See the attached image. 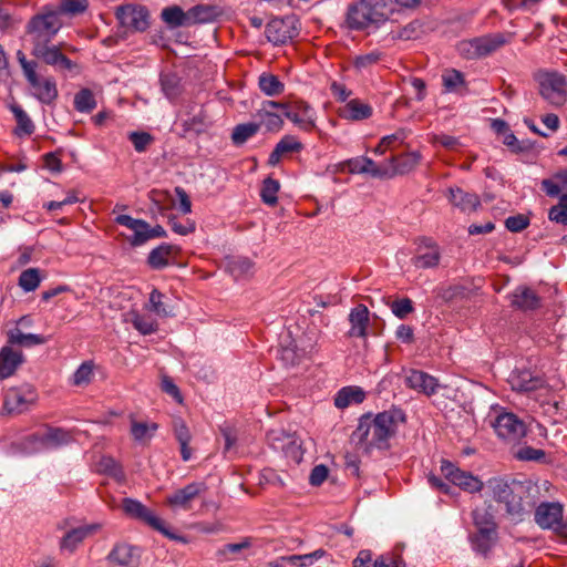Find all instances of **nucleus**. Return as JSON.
I'll use <instances>...</instances> for the list:
<instances>
[{
  "instance_id": "nucleus-57",
  "label": "nucleus",
  "mask_w": 567,
  "mask_h": 567,
  "mask_svg": "<svg viewBox=\"0 0 567 567\" xmlns=\"http://www.w3.org/2000/svg\"><path fill=\"white\" fill-rule=\"evenodd\" d=\"M163 298L164 295L159 290L153 289L150 293L148 309L159 317H167L171 315V311L167 310L165 303L163 302Z\"/></svg>"
},
{
  "instance_id": "nucleus-52",
  "label": "nucleus",
  "mask_w": 567,
  "mask_h": 567,
  "mask_svg": "<svg viewBox=\"0 0 567 567\" xmlns=\"http://www.w3.org/2000/svg\"><path fill=\"white\" fill-rule=\"evenodd\" d=\"M363 165L365 167V173L372 177L377 178H389L391 177V171H389V161L383 162L381 164H377L370 157L363 156Z\"/></svg>"
},
{
  "instance_id": "nucleus-48",
  "label": "nucleus",
  "mask_w": 567,
  "mask_h": 567,
  "mask_svg": "<svg viewBox=\"0 0 567 567\" xmlns=\"http://www.w3.org/2000/svg\"><path fill=\"white\" fill-rule=\"evenodd\" d=\"M179 78L174 73H166L161 75L162 91L165 96L173 100L181 93Z\"/></svg>"
},
{
  "instance_id": "nucleus-30",
  "label": "nucleus",
  "mask_w": 567,
  "mask_h": 567,
  "mask_svg": "<svg viewBox=\"0 0 567 567\" xmlns=\"http://www.w3.org/2000/svg\"><path fill=\"white\" fill-rule=\"evenodd\" d=\"M21 363L22 353L20 351L3 347L0 350V379L11 377Z\"/></svg>"
},
{
  "instance_id": "nucleus-46",
  "label": "nucleus",
  "mask_w": 567,
  "mask_h": 567,
  "mask_svg": "<svg viewBox=\"0 0 567 567\" xmlns=\"http://www.w3.org/2000/svg\"><path fill=\"white\" fill-rule=\"evenodd\" d=\"M259 128L260 124L254 122L238 124L233 131L231 140L236 145L244 144L247 140L256 135Z\"/></svg>"
},
{
  "instance_id": "nucleus-6",
  "label": "nucleus",
  "mask_w": 567,
  "mask_h": 567,
  "mask_svg": "<svg viewBox=\"0 0 567 567\" xmlns=\"http://www.w3.org/2000/svg\"><path fill=\"white\" fill-rule=\"evenodd\" d=\"M123 512L131 518L137 519L158 533L163 534L165 537L176 540L183 544H186L188 540L185 536L177 535L171 532L161 517H158L154 511L146 507L140 501L126 497L122 503Z\"/></svg>"
},
{
  "instance_id": "nucleus-56",
  "label": "nucleus",
  "mask_w": 567,
  "mask_h": 567,
  "mask_svg": "<svg viewBox=\"0 0 567 567\" xmlns=\"http://www.w3.org/2000/svg\"><path fill=\"white\" fill-rule=\"evenodd\" d=\"M382 59V53L378 50L371 51L365 54H361L354 58L353 60V66L358 71L367 70L371 68L372 65H375L379 63Z\"/></svg>"
},
{
  "instance_id": "nucleus-54",
  "label": "nucleus",
  "mask_w": 567,
  "mask_h": 567,
  "mask_svg": "<svg viewBox=\"0 0 567 567\" xmlns=\"http://www.w3.org/2000/svg\"><path fill=\"white\" fill-rule=\"evenodd\" d=\"M99 471L107 474L116 480H122L124 477L123 470L121 465L110 456H103L99 462Z\"/></svg>"
},
{
  "instance_id": "nucleus-45",
  "label": "nucleus",
  "mask_w": 567,
  "mask_h": 567,
  "mask_svg": "<svg viewBox=\"0 0 567 567\" xmlns=\"http://www.w3.org/2000/svg\"><path fill=\"white\" fill-rule=\"evenodd\" d=\"M42 280L41 271L38 268H28L19 276V286L25 292L34 291Z\"/></svg>"
},
{
  "instance_id": "nucleus-28",
  "label": "nucleus",
  "mask_w": 567,
  "mask_h": 567,
  "mask_svg": "<svg viewBox=\"0 0 567 567\" xmlns=\"http://www.w3.org/2000/svg\"><path fill=\"white\" fill-rule=\"evenodd\" d=\"M268 41L276 45L286 44L293 38V31L282 19H274L267 25L265 30Z\"/></svg>"
},
{
  "instance_id": "nucleus-63",
  "label": "nucleus",
  "mask_w": 567,
  "mask_h": 567,
  "mask_svg": "<svg viewBox=\"0 0 567 567\" xmlns=\"http://www.w3.org/2000/svg\"><path fill=\"white\" fill-rule=\"evenodd\" d=\"M408 136H409V131L405 128H400L396 132H394L393 134L383 136L381 138L382 145L385 147H389V150H393L396 146L403 144L404 141L408 138Z\"/></svg>"
},
{
  "instance_id": "nucleus-21",
  "label": "nucleus",
  "mask_w": 567,
  "mask_h": 567,
  "mask_svg": "<svg viewBox=\"0 0 567 567\" xmlns=\"http://www.w3.org/2000/svg\"><path fill=\"white\" fill-rule=\"evenodd\" d=\"M509 383L514 391L529 393L545 388L546 381L528 370L514 371L509 377Z\"/></svg>"
},
{
  "instance_id": "nucleus-60",
  "label": "nucleus",
  "mask_w": 567,
  "mask_h": 567,
  "mask_svg": "<svg viewBox=\"0 0 567 567\" xmlns=\"http://www.w3.org/2000/svg\"><path fill=\"white\" fill-rule=\"evenodd\" d=\"M157 427L158 426L156 423H152L151 425H148L147 423L144 422L133 421L131 426V433L135 441H142L146 437H151L153 435V432H155Z\"/></svg>"
},
{
  "instance_id": "nucleus-64",
  "label": "nucleus",
  "mask_w": 567,
  "mask_h": 567,
  "mask_svg": "<svg viewBox=\"0 0 567 567\" xmlns=\"http://www.w3.org/2000/svg\"><path fill=\"white\" fill-rule=\"evenodd\" d=\"M279 151L285 155L287 153L300 152L302 144L292 135L284 136L276 145Z\"/></svg>"
},
{
  "instance_id": "nucleus-8",
  "label": "nucleus",
  "mask_w": 567,
  "mask_h": 567,
  "mask_svg": "<svg viewBox=\"0 0 567 567\" xmlns=\"http://www.w3.org/2000/svg\"><path fill=\"white\" fill-rule=\"evenodd\" d=\"M207 489L205 482L188 483L166 495L165 505L173 512L193 511L195 503L205 496Z\"/></svg>"
},
{
  "instance_id": "nucleus-55",
  "label": "nucleus",
  "mask_w": 567,
  "mask_h": 567,
  "mask_svg": "<svg viewBox=\"0 0 567 567\" xmlns=\"http://www.w3.org/2000/svg\"><path fill=\"white\" fill-rule=\"evenodd\" d=\"M548 218L560 225H567V196H559L557 205L548 212Z\"/></svg>"
},
{
  "instance_id": "nucleus-24",
  "label": "nucleus",
  "mask_w": 567,
  "mask_h": 567,
  "mask_svg": "<svg viewBox=\"0 0 567 567\" xmlns=\"http://www.w3.org/2000/svg\"><path fill=\"white\" fill-rule=\"evenodd\" d=\"M369 309L367 306L360 303L351 309L349 313L350 330L349 337L365 338L367 329L370 322Z\"/></svg>"
},
{
  "instance_id": "nucleus-23",
  "label": "nucleus",
  "mask_w": 567,
  "mask_h": 567,
  "mask_svg": "<svg viewBox=\"0 0 567 567\" xmlns=\"http://www.w3.org/2000/svg\"><path fill=\"white\" fill-rule=\"evenodd\" d=\"M446 196L449 202L463 213L476 212L481 206V199L476 194L465 192L457 186L449 187Z\"/></svg>"
},
{
  "instance_id": "nucleus-22",
  "label": "nucleus",
  "mask_w": 567,
  "mask_h": 567,
  "mask_svg": "<svg viewBox=\"0 0 567 567\" xmlns=\"http://www.w3.org/2000/svg\"><path fill=\"white\" fill-rule=\"evenodd\" d=\"M514 492L505 502L506 513L514 519L522 520L528 512L529 502L525 501L527 494L523 483L514 481Z\"/></svg>"
},
{
  "instance_id": "nucleus-29",
  "label": "nucleus",
  "mask_w": 567,
  "mask_h": 567,
  "mask_svg": "<svg viewBox=\"0 0 567 567\" xmlns=\"http://www.w3.org/2000/svg\"><path fill=\"white\" fill-rule=\"evenodd\" d=\"M511 302L520 310H534L540 306L537 293L528 287H518L511 296Z\"/></svg>"
},
{
  "instance_id": "nucleus-31",
  "label": "nucleus",
  "mask_w": 567,
  "mask_h": 567,
  "mask_svg": "<svg viewBox=\"0 0 567 567\" xmlns=\"http://www.w3.org/2000/svg\"><path fill=\"white\" fill-rule=\"evenodd\" d=\"M176 247L166 243L161 244L147 257V264L152 269H163L169 265L171 259L176 252Z\"/></svg>"
},
{
  "instance_id": "nucleus-10",
  "label": "nucleus",
  "mask_w": 567,
  "mask_h": 567,
  "mask_svg": "<svg viewBox=\"0 0 567 567\" xmlns=\"http://www.w3.org/2000/svg\"><path fill=\"white\" fill-rule=\"evenodd\" d=\"M539 94L554 106H561L567 101V81L558 72H543L537 75Z\"/></svg>"
},
{
  "instance_id": "nucleus-5",
  "label": "nucleus",
  "mask_w": 567,
  "mask_h": 567,
  "mask_svg": "<svg viewBox=\"0 0 567 567\" xmlns=\"http://www.w3.org/2000/svg\"><path fill=\"white\" fill-rule=\"evenodd\" d=\"M18 62L32 89V95L42 104H52L59 95L53 78H40L37 73L38 62L30 61L22 51L17 52Z\"/></svg>"
},
{
  "instance_id": "nucleus-9",
  "label": "nucleus",
  "mask_w": 567,
  "mask_h": 567,
  "mask_svg": "<svg viewBox=\"0 0 567 567\" xmlns=\"http://www.w3.org/2000/svg\"><path fill=\"white\" fill-rule=\"evenodd\" d=\"M504 44V35L494 33L460 41L456 48L463 58L473 60L489 55Z\"/></svg>"
},
{
  "instance_id": "nucleus-49",
  "label": "nucleus",
  "mask_w": 567,
  "mask_h": 567,
  "mask_svg": "<svg viewBox=\"0 0 567 567\" xmlns=\"http://www.w3.org/2000/svg\"><path fill=\"white\" fill-rule=\"evenodd\" d=\"M443 86L447 92H456L465 85V79L462 72L451 69L442 74Z\"/></svg>"
},
{
  "instance_id": "nucleus-32",
  "label": "nucleus",
  "mask_w": 567,
  "mask_h": 567,
  "mask_svg": "<svg viewBox=\"0 0 567 567\" xmlns=\"http://www.w3.org/2000/svg\"><path fill=\"white\" fill-rule=\"evenodd\" d=\"M173 431L175 439L178 441L181 446L182 460L185 462L189 461L192 457V449L189 447L192 435L185 421L181 417L174 419Z\"/></svg>"
},
{
  "instance_id": "nucleus-58",
  "label": "nucleus",
  "mask_w": 567,
  "mask_h": 567,
  "mask_svg": "<svg viewBox=\"0 0 567 567\" xmlns=\"http://www.w3.org/2000/svg\"><path fill=\"white\" fill-rule=\"evenodd\" d=\"M268 105L264 104V112L261 113V124L270 132H278L284 126V120L280 115L267 110Z\"/></svg>"
},
{
  "instance_id": "nucleus-34",
  "label": "nucleus",
  "mask_w": 567,
  "mask_h": 567,
  "mask_svg": "<svg viewBox=\"0 0 567 567\" xmlns=\"http://www.w3.org/2000/svg\"><path fill=\"white\" fill-rule=\"evenodd\" d=\"M13 447L22 454H32L45 450L43 433L27 434L16 442Z\"/></svg>"
},
{
  "instance_id": "nucleus-12",
  "label": "nucleus",
  "mask_w": 567,
  "mask_h": 567,
  "mask_svg": "<svg viewBox=\"0 0 567 567\" xmlns=\"http://www.w3.org/2000/svg\"><path fill=\"white\" fill-rule=\"evenodd\" d=\"M497 436L509 444H518L526 435V425L514 413H501L492 423Z\"/></svg>"
},
{
  "instance_id": "nucleus-2",
  "label": "nucleus",
  "mask_w": 567,
  "mask_h": 567,
  "mask_svg": "<svg viewBox=\"0 0 567 567\" xmlns=\"http://www.w3.org/2000/svg\"><path fill=\"white\" fill-rule=\"evenodd\" d=\"M392 0H359L348 7L344 23L349 30L370 34L392 16Z\"/></svg>"
},
{
  "instance_id": "nucleus-15",
  "label": "nucleus",
  "mask_w": 567,
  "mask_h": 567,
  "mask_svg": "<svg viewBox=\"0 0 567 567\" xmlns=\"http://www.w3.org/2000/svg\"><path fill=\"white\" fill-rule=\"evenodd\" d=\"M120 24L134 32H143L148 28V11L141 6L125 4L116 9Z\"/></svg>"
},
{
  "instance_id": "nucleus-43",
  "label": "nucleus",
  "mask_w": 567,
  "mask_h": 567,
  "mask_svg": "<svg viewBox=\"0 0 567 567\" xmlns=\"http://www.w3.org/2000/svg\"><path fill=\"white\" fill-rule=\"evenodd\" d=\"M9 342L11 344L31 347L45 343L47 338L41 334L23 333L21 330L14 329L9 333Z\"/></svg>"
},
{
  "instance_id": "nucleus-41",
  "label": "nucleus",
  "mask_w": 567,
  "mask_h": 567,
  "mask_svg": "<svg viewBox=\"0 0 567 567\" xmlns=\"http://www.w3.org/2000/svg\"><path fill=\"white\" fill-rule=\"evenodd\" d=\"M324 556H327V551L319 548L305 555H289L286 559L290 567H311Z\"/></svg>"
},
{
  "instance_id": "nucleus-38",
  "label": "nucleus",
  "mask_w": 567,
  "mask_h": 567,
  "mask_svg": "<svg viewBox=\"0 0 567 567\" xmlns=\"http://www.w3.org/2000/svg\"><path fill=\"white\" fill-rule=\"evenodd\" d=\"M96 105L97 102L95 95L90 89L84 87L75 93L73 100L75 111L89 114L96 107Z\"/></svg>"
},
{
  "instance_id": "nucleus-27",
  "label": "nucleus",
  "mask_w": 567,
  "mask_h": 567,
  "mask_svg": "<svg viewBox=\"0 0 567 567\" xmlns=\"http://www.w3.org/2000/svg\"><path fill=\"white\" fill-rule=\"evenodd\" d=\"M439 247L432 241L420 247L417 254L412 258V264L419 269H427L436 267L440 262Z\"/></svg>"
},
{
  "instance_id": "nucleus-11",
  "label": "nucleus",
  "mask_w": 567,
  "mask_h": 567,
  "mask_svg": "<svg viewBox=\"0 0 567 567\" xmlns=\"http://www.w3.org/2000/svg\"><path fill=\"white\" fill-rule=\"evenodd\" d=\"M115 223L134 231L133 236L130 238V243L135 247L142 246L152 238H161L166 235V231L162 226L157 225L155 227H151L145 220L135 219L130 215L116 216Z\"/></svg>"
},
{
  "instance_id": "nucleus-20",
  "label": "nucleus",
  "mask_w": 567,
  "mask_h": 567,
  "mask_svg": "<svg viewBox=\"0 0 567 567\" xmlns=\"http://www.w3.org/2000/svg\"><path fill=\"white\" fill-rule=\"evenodd\" d=\"M99 528L100 526L96 524L70 528L60 540V549L70 554L74 553L83 540L96 533Z\"/></svg>"
},
{
  "instance_id": "nucleus-16",
  "label": "nucleus",
  "mask_w": 567,
  "mask_h": 567,
  "mask_svg": "<svg viewBox=\"0 0 567 567\" xmlns=\"http://www.w3.org/2000/svg\"><path fill=\"white\" fill-rule=\"evenodd\" d=\"M31 54L59 71H71L75 66V64L62 53L60 47L55 44L43 43L33 45Z\"/></svg>"
},
{
  "instance_id": "nucleus-13",
  "label": "nucleus",
  "mask_w": 567,
  "mask_h": 567,
  "mask_svg": "<svg viewBox=\"0 0 567 567\" xmlns=\"http://www.w3.org/2000/svg\"><path fill=\"white\" fill-rule=\"evenodd\" d=\"M37 401V392L32 385L25 384L7 390L3 400V409L8 413H22L30 409Z\"/></svg>"
},
{
  "instance_id": "nucleus-53",
  "label": "nucleus",
  "mask_w": 567,
  "mask_h": 567,
  "mask_svg": "<svg viewBox=\"0 0 567 567\" xmlns=\"http://www.w3.org/2000/svg\"><path fill=\"white\" fill-rule=\"evenodd\" d=\"M93 368L94 364L92 361L83 362L73 373L72 383L76 386L89 384L93 377Z\"/></svg>"
},
{
  "instance_id": "nucleus-39",
  "label": "nucleus",
  "mask_w": 567,
  "mask_h": 567,
  "mask_svg": "<svg viewBox=\"0 0 567 567\" xmlns=\"http://www.w3.org/2000/svg\"><path fill=\"white\" fill-rule=\"evenodd\" d=\"M162 19L171 28L188 27L187 11H183L178 6L163 9Z\"/></svg>"
},
{
  "instance_id": "nucleus-36",
  "label": "nucleus",
  "mask_w": 567,
  "mask_h": 567,
  "mask_svg": "<svg viewBox=\"0 0 567 567\" xmlns=\"http://www.w3.org/2000/svg\"><path fill=\"white\" fill-rule=\"evenodd\" d=\"M45 450L56 449L72 442L73 436L69 431L60 427H48L43 432Z\"/></svg>"
},
{
  "instance_id": "nucleus-62",
  "label": "nucleus",
  "mask_w": 567,
  "mask_h": 567,
  "mask_svg": "<svg viewBox=\"0 0 567 567\" xmlns=\"http://www.w3.org/2000/svg\"><path fill=\"white\" fill-rule=\"evenodd\" d=\"M134 148L138 153H143L153 142V136L147 132H132L128 135Z\"/></svg>"
},
{
  "instance_id": "nucleus-33",
  "label": "nucleus",
  "mask_w": 567,
  "mask_h": 567,
  "mask_svg": "<svg viewBox=\"0 0 567 567\" xmlns=\"http://www.w3.org/2000/svg\"><path fill=\"white\" fill-rule=\"evenodd\" d=\"M365 399L364 391L359 386H344L334 395V405L346 409L352 403H361Z\"/></svg>"
},
{
  "instance_id": "nucleus-61",
  "label": "nucleus",
  "mask_w": 567,
  "mask_h": 567,
  "mask_svg": "<svg viewBox=\"0 0 567 567\" xmlns=\"http://www.w3.org/2000/svg\"><path fill=\"white\" fill-rule=\"evenodd\" d=\"M373 567H405V561L394 553H386L374 559Z\"/></svg>"
},
{
  "instance_id": "nucleus-4",
  "label": "nucleus",
  "mask_w": 567,
  "mask_h": 567,
  "mask_svg": "<svg viewBox=\"0 0 567 567\" xmlns=\"http://www.w3.org/2000/svg\"><path fill=\"white\" fill-rule=\"evenodd\" d=\"M61 28L62 21L59 11L54 10L53 7L45 6L28 22L27 34L32 47L51 43Z\"/></svg>"
},
{
  "instance_id": "nucleus-26",
  "label": "nucleus",
  "mask_w": 567,
  "mask_h": 567,
  "mask_svg": "<svg viewBox=\"0 0 567 567\" xmlns=\"http://www.w3.org/2000/svg\"><path fill=\"white\" fill-rule=\"evenodd\" d=\"M421 161V154L419 152H409L398 156H393L389 159V171H391V177L394 175H403L413 171Z\"/></svg>"
},
{
  "instance_id": "nucleus-7",
  "label": "nucleus",
  "mask_w": 567,
  "mask_h": 567,
  "mask_svg": "<svg viewBox=\"0 0 567 567\" xmlns=\"http://www.w3.org/2000/svg\"><path fill=\"white\" fill-rule=\"evenodd\" d=\"M265 105L281 110L284 115L301 131L311 132L316 128L317 113L306 101L296 100L288 103L266 101Z\"/></svg>"
},
{
  "instance_id": "nucleus-19",
  "label": "nucleus",
  "mask_w": 567,
  "mask_h": 567,
  "mask_svg": "<svg viewBox=\"0 0 567 567\" xmlns=\"http://www.w3.org/2000/svg\"><path fill=\"white\" fill-rule=\"evenodd\" d=\"M107 561L118 567H138L141 550L126 543L116 544L106 557Z\"/></svg>"
},
{
  "instance_id": "nucleus-44",
  "label": "nucleus",
  "mask_w": 567,
  "mask_h": 567,
  "mask_svg": "<svg viewBox=\"0 0 567 567\" xmlns=\"http://www.w3.org/2000/svg\"><path fill=\"white\" fill-rule=\"evenodd\" d=\"M188 27L196 23H206L215 18V9L209 6L198 4L187 11Z\"/></svg>"
},
{
  "instance_id": "nucleus-42",
  "label": "nucleus",
  "mask_w": 567,
  "mask_h": 567,
  "mask_svg": "<svg viewBox=\"0 0 567 567\" xmlns=\"http://www.w3.org/2000/svg\"><path fill=\"white\" fill-rule=\"evenodd\" d=\"M488 487L492 491L493 498L498 503H504L514 492V481L508 484L503 478H491Z\"/></svg>"
},
{
  "instance_id": "nucleus-14",
  "label": "nucleus",
  "mask_w": 567,
  "mask_h": 567,
  "mask_svg": "<svg viewBox=\"0 0 567 567\" xmlns=\"http://www.w3.org/2000/svg\"><path fill=\"white\" fill-rule=\"evenodd\" d=\"M441 472L447 481L465 492L477 493L481 492L484 486L483 482L477 476L460 470L450 461H442Z\"/></svg>"
},
{
  "instance_id": "nucleus-50",
  "label": "nucleus",
  "mask_w": 567,
  "mask_h": 567,
  "mask_svg": "<svg viewBox=\"0 0 567 567\" xmlns=\"http://www.w3.org/2000/svg\"><path fill=\"white\" fill-rule=\"evenodd\" d=\"M280 185L277 179L271 177L266 178L260 190L262 202L267 205L274 206L278 200L277 194Z\"/></svg>"
},
{
  "instance_id": "nucleus-35",
  "label": "nucleus",
  "mask_w": 567,
  "mask_h": 567,
  "mask_svg": "<svg viewBox=\"0 0 567 567\" xmlns=\"http://www.w3.org/2000/svg\"><path fill=\"white\" fill-rule=\"evenodd\" d=\"M10 111L13 113L17 121L14 133L17 136H30L34 133L35 126L27 112L18 104L10 105Z\"/></svg>"
},
{
  "instance_id": "nucleus-40",
  "label": "nucleus",
  "mask_w": 567,
  "mask_h": 567,
  "mask_svg": "<svg viewBox=\"0 0 567 567\" xmlns=\"http://www.w3.org/2000/svg\"><path fill=\"white\" fill-rule=\"evenodd\" d=\"M128 322L142 334L147 336L157 331L158 324L151 317L140 315L138 312L128 313Z\"/></svg>"
},
{
  "instance_id": "nucleus-3",
  "label": "nucleus",
  "mask_w": 567,
  "mask_h": 567,
  "mask_svg": "<svg viewBox=\"0 0 567 567\" xmlns=\"http://www.w3.org/2000/svg\"><path fill=\"white\" fill-rule=\"evenodd\" d=\"M473 524L475 530L468 534L471 548L486 557L498 540L497 524L491 514L477 509L473 512Z\"/></svg>"
},
{
  "instance_id": "nucleus-17",
  "label": "nucleus",
  "mask_w": 567,
  "mask_h": 567,
  "mask_svg": "<svg viewBox=\"0 0 567 567\" xmlns=\"http://www.w3.org/2000/svg\"><path fill=\"white\" fill-rule=\"evenodd\" d=\"M564 508L557 502L540 503L535 509V522L543 529L559 532L564 529Z\"/></svg>"
},
{
  "instance_id": "nucleus-18",
  "label": "nucleus",
  "mask_w": 567,
  "mask_h": 567,
  "mask_svg": "<svg viewBox=\"0 0 567 567\" xmlns=\"http://www.w3.org/2000/svg\"><path fill=\"white\" fill-rule=\"evenodd\" d=\"M404 383L409 389L426 396L434 395L441 386L435 377L415 369H411L406 372Z\"/></svg>"
},
{
  "instance_id": "nucleus-47",
  "label": "nucleus",
  "mask_w": 567,
  "mask_h": 567,
  "mask_svg": "<svg viewBox=\"0 0 567 567\" xmlns=\"http://www.w3.org/2000/svg\"><path fill=\"white\" fill-rule=\"evenodd\" d=\"M89 8V0H60V4L54 10L59 11V17L61 14L66 16H79L86 11Z\"/></svg>"
},
{
  "instance_id": "nucleus-1",
  "label": "nucleus",
  "mask_w": 567,
  "mask_h": 567,
  "mask_svg": "<svg viewBox=\"0 0 567 567\" xmlns=\"http://www.w3.org/2000/svg\"><path fill=\"white\" fill-rule=\"evenodd\" d=\"M405 422V413L399 408H392L377 414L367 413L359 419L353 435L367 452L372 450H389L390 441Z\"/></svg>"
},
{
  "instance_id": "nucleus-59",
  "label": "nucleus",
  "mask_w": 567,
  "mask_h": 567,
  "mask_svg": "<svg viewBox=\"0 0 567 567\" xmlns=\"http://www.w3.org/2000/svg\"><path fill=\"white\" fill-rule=\"evenodd\" d=\"M392 313L399 319H405L414 311L413 301L410 298H401L390 305Z\"/></svg>"
},
{
  "instance_id": "nucleus-25",
  "label": "nucleus",
  "mask_w": 567,
  "mask_h": 567,
  "mask_svg": "<svg viewBox=\"0 0 567 567\" xmlns=\"http://www.w3.org/2000/svg\"><path fill=\"white\" fill-rule=\"evenodd\" d=\"M373 109L370 104L362 102L359 99L348 101L339 110L340 117L349 121H362L371 117Z\"/></svg>"
},
{
  "instance_id": "nucleus-37",
  "label": "nucleus",
  "mask_w": 567,
  "mask_h": 567,
  "mask_svg": "<svg viewBox=\"0 0 567 567\" xmlns=\"http://www.w3.org/2000/svg\"><path fill=\"white\" fill-rule=\"evenodd\" d=\"M258 85L267 96H278L285 91V84L271 73H262L258 79Z\"/></svg>"
},
{
  "instance_id": "nucleus-51",
  "label": "nucleus",
  "mask_w": 567,
  "mask_h": 567,
  "mask_svg": "<svg viewBox=\"0 0 567 567\" xmlns=\"http://www.w3.org/2000/svg\"><path fill=\"white\" fill-rule=\"evenodd\" d=\"M231 275L238 279L244 278L252 272L254 262L246 257H238L228 265Z\"/></svg>"
}]
</instances>
